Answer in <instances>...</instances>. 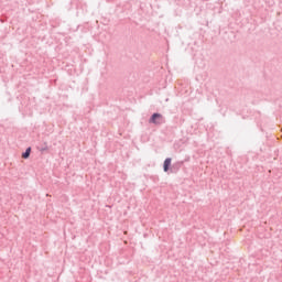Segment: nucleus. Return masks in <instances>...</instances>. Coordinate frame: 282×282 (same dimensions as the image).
Returning a JSON list of instances; mask_svg holds the SVG:
<instances>
[{
  "label": "nucleus",
  "mask_w": 282,
  "mask_h": 282,
  "mask_svg": "<svg viewBox=\"0 0 282 282\" xmlns=\"http://www.w3.org/2000/svg\"><path fill=\"white\" fill-rule=\"evenodd\" d=\"M150 124H163L164 122V117L161 113L154 112L150 120Z\"/></svg>",
  "instance_id": "f257e3e1"
},
{
  "label": "nucleus",
  "mask_w": 282,
  "mask_h": 282,
  "mask_svg": "<svg viewBox=\"0 0 282 282\" xmlns=\"http://www.w3.org/2000/svg\"><path fill=\"white\" fill-rule=\"evenodd\" d=\"M171 166V158L165 159L163 163V171L166 173L169 172V167Z\"/></svg>",
  "instance_id": "f03ea898"
},
{
  "label": "nucleus",
  "mask_w": 282,
  "mask_h": 282,
  "mask_svg": "<svg viewBox=\"0 0 282 282\" xmlns=\"http://www.w3.org/2000/svg\"><path fill=\"white\" fill-rule=\"evenodd\" d=\"M30 153H32V148H28L25 152L22 154V158L24 160H28V158H30Z\"/></svg>",
  "instance_id": "7ed1b4c3"
},
{
  "label": "nucleus",
  "mask_w": 282,
  "mask_h": 282,
  "mask_svg": "<svg viewBox=\"0 0 282 282\" xmlns=\"http://www.w3.org/2000/svg\"><path fill=\"white\" fill-rule=\"evenodd\" d=\"M41 151H47V145L42 148Z\"/></svg>",
  "instance_id": "20e7f679"
}]
</instances>
